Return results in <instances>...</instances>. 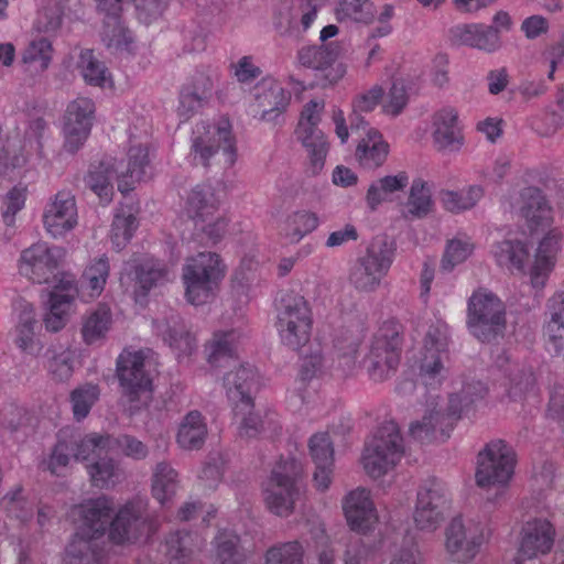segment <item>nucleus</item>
<instances>
[{"label": "nucleus", "instance_id": "obj_1", "mask_svg": "<svg viewBox=\"0 0 564 564\" xmlns=\"http://www.w3.org/2000/svg\"><path fill=\"white\" fill-rule=\"evenodd\" d=\"M394 252L395 245L387 236L373 238L365 253L359 256L350 267L349 283L358 292H376L391 268Z\"/></svg>", "mask_w": 564, "mask_h": 564}, {"label": "nucleus", "instance_id": "obj_2", "mask_svg": "<svg viewBox=\"0 0 564 564\" xmlns=\"http://www.w3.org/2000/svg\"><path fill=\"white\" fill-rule=\"evenodd\" d=\"M402 329L398 322L387 321L373 336L369 352L364 358L371 380L382 382L395 373L401 360Z\"/></svg>", "mask_w": 564, "mask_h": 564}, {"label": "nucleus", "instance_id": "obj_3", "mask_svg": "<svg viewBox=\"0 0 564 564\" xmlns=\"http://www.w3.org/2000/svg\"><path fill=\"white\" fill-rule=\"evenodd\" d=\"M467 326L481 343L502 338L507 327L506 306L492 292L480 289L468 300Z\"/></svg>", "mask_w": 564, "mask_h": 564}, {"label": "nucleus", "instance_id": "obj_4", "mask_svg": "<svg viewBox=\"0 0 564 564\" xmlns=\"http://www.w3.org/2000/svg\"><path fill=\"white\" fill-rule=\"evenodd\" d=\"M487 393L488 388L484 382L479 380L465 382L458 393L451 394L445 412L435 408L430 410L421 421L411 423L410 434L421 442L431 441L436 429L444 424L445 419L459 420L464 412L484 400Z\"/></svg>", "mask_w": 564, "mask_h": 564}, {"label": "nucleus", "instance_id": "obj_5", "mask_svg": "<svg viewBox=\"0 0 564 564\" xmlns=\"http://www.w3.org/2000/svg\"><path fill=\"white\" fill-rule=\"evenodd\" d=\"M117 377L130 415H134L151 400L152 378L145 369L143 351L123 350L117 359Z\"/></svg>", "mask_w": 564, "mask_h": 564}, {"label": "nucleus", "instance_id": "obj_6", "mask_svg": "<svg viewBox=\"0 0 564 564\" xmlns=\"http://www.w3.org/2000/svg\"><path fill=\"white\" fill-rule=\"evenodd\" d=\"M225 276V265L217 253L199 252L187 260L183 268L185 295L193 305H202L214 296L220 280Z\"/></svg>", "mask_w": 564, "mask_h": 564}, {"label": "nucleus", "instance_id": "obj_7", "mask_svg": "<svg viewBox=\"0 0 564 564\" xmlns=\"http://www.w3.org/2000/svg\"><path fill=\"white\" fill-rule=\"evenodd\" d=\"M404 453L403 440L395 422L383 423L366 443L362 460L369 476L379 478L392 469Z\"/></svg>", "mask_w": 564, "mask_h": 564}, {"label": "nucleus", "instance_id": "obj_8", "mask_svg": "<svg viewBox=\"0 0 564 564\" xmlns=\"http://www.w3.org/2000/svg\"><path fill=\"white\" fill-rule=\"evenodd\" d=\"M159 527V519L149 511L148 501L138 498L119 509L110 522L108 538L117 545L130 544L154 534Z\"/></svg>", "mask_w": 564, "mask_h": 564}, {"label": "nucleus", "instance_id": "obj_9", "mask_svg": "<svg viewBox=\"0 0 564 564\" xmlns=\"http://www.w3.org/2000/svg\"><path fill=\"white\" fill-rule=\"evenodd\" d=\"M313 318L307 301L299 294H286L278 310L276 328L283 345L300 350L311 338Z\"/></svg>", "mask_w": 564, "mask_h": 564}, {"label": "nucleus", "instance_id": "obj_10", "mask_svg": "<svg viewBox=\"0 0 564 564\" xmlns=\"http://www.w3.org/2000/svg\"><path fill=\"white\" fill-rule=\"evenodd\" d=\"M301 475V463L293 457L282 459L272 469L265 487V502L276 516L286 517L292 513L295 500L300 496Z\"/></svg>", "mask_w": 564, "mask_h": 564}, {"label": "nucleus", "instance_id": "obj_11", "mask_svg": "<svg viewBox=\"0 0 564 564\" xmlns=\"http://www.w3.org/2000/svg\"><path fill=\"white\" fill-rule=\"evenodd\" d=\"M516 453L503 440L485 445L477 456L476 482L479 487L503 486L513 475Z\"/></svg>", "mask_w": 564, "mask_h": 564}, {"label": "nucleus", "instance_id": "obj_12", "mask_svg": "<svg viewBox=\"0 0 564 564\" xmlns=\"http://www.w3.org/2000/svg\"><path fill=\"white\" fill-rule=\"evenodd\" d=\"M192 142L194 160L204 166L219 151L225 155V162L231 166L236 162V147L228 127L197 126Z\"/></svg>", "mask_w": 564, "mask_h": 564}, {"label": "nucleus", "instance_id": "obj_13", "mask_svg": "<svg viewBox=\"0 0 564 564\" xmlns=\"http://www.w3.org/2000/svg\"><path fill=\"white\" fill-rule=\"evenodd\" d=\"M448 346V326L436 321L429 326L424 337V355L421 359L420 377L426 386H435L443 379V356Z\"/></svg>", "mask_w": 564, "mask_h": 564}, {"label": "nucleus", "instance_id": "obj_14", "mask_svg": "<svg viewBox=\"0 0 564 564\" xmlns=\"http://www.w3.org/2000/svg\"><path fill=\"white\" fill-rule=\"evenodd\" d=\"M95 104L91 99L79 97L68 104L64 116V149L76 153L86 142L93 126Z\"/></svg>", "mask_w": 564, "mask_h": 564}, {"label": "nucleus", "instance_id": "obj_15", "mask_svg": "<svg viewBox=\"0 0 564 564\" xmlns=\"http://www.w3.org/2000/svg\"><path fill=\"white\" fill-rule=\"evenodd\" d=\"M446 502L444 484L435 477L426 479L417 492L413 516L416 527L421 530H435L443 520Z\"/></svg>", "mask_w": 564, "mask_h": 564}, {"label": "nucleus", "instance_id": "obj_16", "mask_svg": "<svg viewBox=\"0 0 564 564\" xmlns=\"http://www.w3.org/2000/svg\"><path fill=\"white\" fill-rule=\"evenodd\" d=\"M59 248H50L46 243H34L23 250L20 259V272L35 283H51L58 275Z\"/></svg>", "mask_w": 564, "mask_h": 564}, {"label": "nucleus", "instance_id": "obj_17", "mask_svg": "<svg viewBox=\"0 0 564 564\" xmlns=\"http://www.w3.org/2000/svg\"><path fill=\"white\" fill-rule=\"evenodd\" d=\"M227 400L232 411L241 412L254 408L253 393L258 388L257 371L252 366L240 365L223 378Z\"/></svg>", "mask_w": 564, "mask_h": 564}, {"label": "nucleus", "instance_id": "obj_18", "mask_svg": "<svg viewBox=\"0 0 564 564\" xmlns=\"http://www.w3.org/2000/svg\"><path fill=\"white\" fill-rule=\"evenodd\" d=\"M77 218L75 196L67 191L56 193L43 214L44 227L54 238L63 237L74 229Z\"/></svg>", "mask_w": 564, "mask_h": 564}, {"label": "nucleus", "instance_id": "obj_19", "mask_svg": "<svg viewBox=\"0 0 564 564\" xmlns=\"http://www.w3.org/2000/svg\"><path fill=\"white\" fill-rule=\"evenodd\" d=\"M254 99L260 112L259 119L279 123L290 105L291 94L274 79L267 78L256 85Z\"/></svg>", "mask_w": 564, "mask_h": 564}, {"label": "nucleus", "instance_id": "obj_20", "mask_svg": "<svg viewBox=\"0 0 564 564\" xmlns=\"http://www.w3.org/2000/svg\"><path fill=\"white\" fill-rule=\"evenodd\" d=\"M153 326L156 335L178 355H189L195 349V337L175 311L170 310L163 318L154 319Z\"/></svg>", "mask_w": 564, "mask_h": 564}, {"label": "nucleus", "instance_id": "obj_21", "mask_svg": "<svg viewBox=\"0 0 564 564\" xmlns=\"http://www.w3.org/2000/svg\"><path fill=\"white\" fill-rule=\"evenodd\" d=\"M522 538L518 551L519 560H531L551 551L555 531L544 519L528 521L522 528Z\"/></svg>", "mask_w": 564, "mask_h": 564}, {"label": "nucleus", "instance_id": "obj_22", "mask_svg": "<svg viewBox=\"0 0 564 564\" xmlns=\"http://www.w3.org/2000/svg\"><path fill=\"white\" fill-rule=\"evenodd\" d=\"M80 525L77 530L93 538H104L112 520V502L106 497L89 499L77 507Z\"/></svg>", "mask_w": 564, "mask_h": 564}, {"label": "nucleus", "instance_id": "obj_23", "mask_svg": "<svg viewBox=\"0 0 564 564\" xmlns=\"http://www.w3.org/2000/svg\"><path fill=\"white\" fill-rule=\"evenodd\" d=\"M344 511L350 529L356 532L367 533L378 520L370 492L364 488L356 489L346 497Z\"/></svg>", "mask_w": 564, "mask_h": 564}, {"label": "nucleus", "instance_id": "obj_24", "mask_svg": "<svg viewBox=\"0 0 564 564\" xmlns=\"http://www.w3.org/2000/svg\"><path fill=\"white\" fill-rule=\"evenodd\" d=\"M451 41L455 45H465L488 53L497 51L501 46L498 30L495 26L484 24H462L451 29Z\"/></svg>", "mask_w": 564, "mask_h": 564}, {"label": "nucleus", "instance_id": "obj_25", "mask_svg": "<svg viewBox=\"0 0 564 564\" xmlns=\"http://www.w3.org/2000/svg\"><path fill=\"white\" fill-rule=\"evenodd\" d=\"M76 291L72 279H61L58 285L48 293L47 312L44 315V325L50 332H58L66 324V314L74 300Z\"/></svg>", "mask_w": 564, "mask_h": 564}, {"label": "nucleus", "instance_id": "obj_26", "mask_svg": "<svg viewBox=\"0 0 564 564\" xmlns=\"http://www.w3.org/2000/svg\"><path fill=\"white\" fill-rule=\"evenodd\" d=\"M112 162L117 171L118 189L121 193L130 192L135 183L148 177L149 153L142 144L130 147L127 164L117 160H112Z\"/></svg>", "mask_w": 564, "mask_h": 564}, {"label": "nucleus", "instance_id": "obj_27", "mask_svg": "<svg viewBox=\"0 0 564 564\" xmlns=\"http://www.w3.org/2000/svg\"><path fill=\"white\" fill-rule=\"evenodd\" d=\"M310 454L316 466L313 475L318 490H326L330 485V475L334 465L333 443L327 433L314 434L308 442Z\"/></svg>", "mask_w": 564, "mask_h": 564}, {"label": "nucleus", "instance_id": "obj_28", "mask_svg": "<svg viewBox=\"0 0 564 564\" xmlns=\"http://www.w3.org/2000/svg\"><path fill=\"white\" fill-rule=\"evenodd\" d=\"M213 83L204 73H196L180 91L177 113L183 120H188L209 98Z\"/></svg>", "mask_w": 564, "mask_h": 564}, {"label": "nucleus", "instance_id": "obj_29", "mask_svg": "<svg viewBox=\"0 0 564 564\" xmlns=\"http://www.w3.org/2000/svg\"><path fill=\"white\" fill-rule=\"evenodd\" d=\"M480 544V535L473 534L467 538L462 518H454L452 520L446 531V547L453 561L458 563L470 561L476 555Z\"/></svg>", "mask_w": 564, "mask_h": 564}, {"label": "nucleus", "instance_id": "obj_30", "mask_svg": "<svg viewBox=\"0 0 564 564\" xmlns=\"http://www.w3.org/2000/svg\"><path fill=\"white\" fill-rule=\"evenodd\" d=\"M458 113L454 108H443L433 117V139L441 151L458 150L463 143V135L457 127Z\"/></svg>", "mask_w": 564, "mask_h": 564}, {"label": "nucleus", "instance_id": "obj_31", "mask_svg": "<svg viewBox=\"0 0 564 564\" xmlns=\"http://www.w3.org/2000/svg\"><path fill=\"white\" fill-rule=\"evenodd\" d=\"M102 538H93L77 530L66 546V560L68 564L99 563L105 556Z\"/></svg>", "mask_w": 564, "mask_h": 564}, {"label": "nucleus", "instance_id": "obj_32", "mask_svg": "<svg viewBox=\"0 0 564 564\" xmlns=\"http://www.w3.org/2000/svg\"><path fill=\"white\" fill-rule=\"evenodd\" d=\"M389 154V144L376 129H369L356 147L355 159L364 169L380 167Z\"/></svg>", "mask_w": 564, "mask_h": 564}, {"label": "nucleus", "instance_id": "obj_33", "mask_svg": "<svg viewBox=\"0 0 564 564\" xmlns=\"http://www.w3.org/2000/svg\"><path fill=\"white\" fill-rule=\"evenodd\" d=\"M560 235L549 232L539 243L534 263L530 271L531 283L534 288H543L549 273L554 265V258L558 250Z\"/></svg>", "mask_w": 564, "mask_h": 564}, {"label": "nucleus", "instance_id": "obj_34", "mask_svg": "<svg viewBox=\"0 0 564 564\" xmlns=\"http://www.w3.org/2000/svg\"><path fill=\"white\" fill-rule=\"evenodd\" d=\"M253 409L250 408L241 412L232 411L235 417L239 420L238 434L241 438H256L268 433L275 434L281 430L273 413L268 412L261 415Z\"/></svg>", "mask_w": 564, "mask_h": 564}, {"label": "nucleus", "instance_id": "obj_35", "mask_svg": "<svg viewBox=\"0 0 564 564\" xmlns=\"http://www.w3.org/2000/svg\"><path fill=\"white\" fill-rule=\"evenodd\" d=\"M520 197L522 200L520 215L527 221L530 230L545 226L550 218V207L541 189L534 186L525 187L521 191Z\"/></svg>", "mask_w": 564, "mask_h": 564}, {"label": "nucleus", "instance_id": "obj_36", "mask_svg": "<svg viewBox=\"0 0 564 564\" xmlns=\"http://www.w3.org/2000/svg\"><path fill=\"white\" fill-rule=\"evenodd\" d=\"M217 209V199L208 185H197L187 196L185 212L194 221L195 227L206 223Z\"/></svg>", "mask_w": 564, "mask_h": 564}, {"label": "nucleus", "instance_id": "obj_37", "mask_svg": "<svg viewBox=\"0 0 564 564\" xmlns=\"http://www.w3.org/2000/svg\"><path fill=\"white\" fill-rule=\"evenodd\" d=\"M135 300H144L149 292L167 281L166 267L156 260H145L134 265Z\"/></svg>", "mask_w": 564, "mask_h": 564}, {"label": "nucleus", "instance_id": "obj_38", "mask_svg": "<svg viewBox=\"0 0 564 564\" xmlns=\"http://www.w3.org/2000/svg\"><path fill=\"white\" fill-rule=\"evenodd\" d=\"M117 178V171L112 160H102L97 165H91L84 181L102 204H109L112 199L113 186L111 180Z\"/></svg>", "mask_w": 564, "mask_h": 564}, {"label": "nucleus", "instance_id": "obj_39", "mask_svg": "<svg viewBox=\"0 0 564 564\" xmlns=\"http://www.w3.org/2000/svg\"><path fill=\"white\" fill-rule=\"evenodd\" d=\"M207 436V426L204 417L198 411L188 412L182 420L178 432L177 443L183 449H200Z\"/></svg>", "mask_w": 564, "mask_h": 564}, {"label": "nucleus", "instance_id": "obj_40", "mask_svg": "<svg viewBox=\"0 0 564 564\" xmlns=\"http://www.w3.org/2000/svg\"><path fill=\"white\" fill-rule=\"evenodd\" d=\"M409 176L405 172L397 175H387L372 182L366 194V203L371 212L377 210L383 202L390 200V196L406 187Z\"/></svg>", "mask_w": 564, "mask_h": 564}, {"label": "nucleus", "instance_id": "obj_41", "mask_svg": "<svg viewBox=\"0 0 564 564\" xmlns=\"http://www.w3.org/2000/svg\"><path fill=\"white\" fill-rule=\"evenodd\" d=\"M295 133L308 152L313 172L317 173L323 169L328 152V143L325 139V134L318 126L296 128Z\"/></svg>", "mask_w": 564, "mask_h": 564}, {"label": "nucleus", "instance_id": "obj_42", "mask_svg": "<svg viewBox=\"0 0 564 564\" xmlns=\"http://www.w3.org/2000/svg\"><path fill=\"white\" fill-rule=\"evenodd\" d=\"M177 490V473L166 462H160L155 465L152 476V496L166 508Z\"/></svg>", "mask_w": 564, "mask_h": 564}, {"label": "nucleus", "instance_id": "obj_43", "mask_svg": "<svg viewBox=\"0 0 564 564\" xmlns=\"http://www.w3.org/2000/svg\"><path fill=\"white\" fill-rule=\"evenodd\" d=\"M215 563L214 564H231L245 563L247 554L240 545V538L232 531H220L215 540Z\"/></svg>", "mask_w": 564, "mask_h": 564}, {"label": "nucleus", "instance_id": "obj_44", "mask_svg": "<svg viewBox=\"0 0 564 564\" xmlns=\"http://www.w3.org/2000/svg\"><path fill=\"white\" fill-rule=\"evenodd\" d=\"M318 225L319 218L316 213L306 209L295 210L285 219L284 236L289 242L297 243Z\"/></svg>", "mask_w": 564, "mask_h": 564}, {"label": "nucleus", "instance_id": "obj_45", "mask_svg": "<svg viewBox=\"0 0 564 564\" xmlns=\"http://www.w3.org/2000/svg\"><path fill=\"white\" fill-rule=\"evenodd\" d=\"M111 312L106 305H99L84 319L82 327L83 340L87 345L102 340L111 325Z\"/></svg>", "mask_w": 564, "mask_h": 564}, {"label": "nucleus", "instance_id": "obj_46", "mask_svg": "<svg viewBox=\"0 0 564 564\" xmlns=\"http://www.w3.org/2000/svg\"><path fill=\"white\" fill-rule=\"evenodd\" d=\"M494 257L500 267L510 270H523L524 260L529 256V251L520 240H502L497 242L492 250Z\"/></svg>", "mask_w": 564, "mask_h": 564}, {"label": "nucleus", "instance_id": "obj_47", "mask_svg": "<svg viewBox=\"0 0 564 564\" xmlns=\"http://www.w3.org/2000/svg\"><path fill=\"white\" fill-rule=\"evenodd\" d=\"M235 339L234 330L215 333L213 338L206 344L205 352L207 361L213 367H221L235 354Z\"/></svg>", "mask_w": 564, "mask_h": 564}, {"label": "nucleus", "instance_id": "obj_48", "mask_svg": "<svg viewBox=\"0 0 564 564\" xmlns=\"http://www.w3.org/2000/svg\"><path fill=\"white\" fill-rule=\"evenodd\" d=\"M339 55V47L330 44L319 46H306L299 51V62L301 65L324 72L333 65Z\"/></svg>", "mask_w": 564, "mask_h": 564}, {"label": "nucleus", "instance_id": "obj_49", "mask_svg": "<svg viewBox=\"0 0 564 564\" xmlns=\"http://www.w3.org/2000/svg\"><path fill=\"white\" fill-rule=\"evenodd\" d=\"M433 207L431 189L425 181L415 178L411 185L406 202L405 218H424Z\"/></svg>", "mask_w": 564, "mask_h": 564}, {"label": "nucleus", "instance_id": "obj_50", "mask_svg": "<svg viewBox=\"0 0 564 564\" xmlns=\"http://www.w3.org/2000/svg\"><path fill=\"white\" fill-rule=\"evenodd\" d=\"M45 356L47 358V369L57 381L68 380L74 372V352L63 346L50 347Z\"/></svg>", "mask_w": 564, "mask_h": 564}, {"label": "nucleus", "instance_id": "obj_51", "mask_svg": "<svg viewBox=\"0 0 564 564\" xmlns=\"http://www.w3.org/2000/svg\"><path fill=\"white\" fill-rule=\"evenodd\" d=\"M101 41L108 50L122 52L129 50L132 36L123 24L122 18L102 20Z\"/></svg>", "mask_w": 564, "mask_h": 564}, {"label": "nucleus", "instance_id": "obj_52", "mask_svg": "<svg viewBox=\"0 0 564 564\" xmlns=\"http://www.w3.org/2000/svg\"><path fill=\"white\" fill-rule=\"evenodd\" d=\"M482 195L484 189L478 185H473L460 192L442 191L441 200L446 210L459 213L473 208Z\"/></svg>", "mask_w": 564, "mask_h": 564}, {"label": "nucleus", "instance_id": "obj_53", "mask_svg": "<svg viewBox=\"0 0 564 564\" xmlns=\"http://www.w3.org/2000/svg\"><path fill=\"white\" fill-rule=\"evenodd\" d=\"M509 397L513 400L533 392L536 384L535 375L532 367L516 365L509 369L508 373Z\"/></svg>", "mask_w": 564, "mask_h": 564}, {"label": "nucleus", "instance_id": "obj_54", "mask_svg": "<svg viewBox=\"0 0 564 564\" xmlns=\"http://www.w3.org/2000/svg\"><path fill=\"white\" fill-rule=\"evenodd\" d=\"M35 324L36 319L34 317V310L32 305H24L19 317L15 343L21 350L28 354H35L39 348L34 338Z\"/></svg>", "mask_w": 564, "mask_h": 564}, {"label": "nucleus", "instance_id": "obj_55", "mask_svg": "<svg viewBox=\"0 0 564 564\" xmlns=\"http://www.w3.org/2000/svg\"><path fill=\"white\" fill-rule=\"evenodd\" d=\"M53 47L47 37L33 40L24 50L22 55L23 64L34 67L35 72L47 69L52 59Z\"/></svg>", "mask_w": 564, "mask_h": 564}, {"label": "nucleus", "instance_id": "obj_56", "mask_svg": "<svg viewBox=\"0 0 564 564\" xmlns=\"http://www.w3.org/2000/svg\"><path fill=\"white\" fill-rule=\"evenodd\" d=\"M78 67L85 82L89 85L104 87L110 78L106 66L97 59L91 50H85L80 53Z\"/></svg>", "mask_w": 564, "mask_h": 564}, {"label": "nucleus", "instance_id": "obj_57", "mask_svg": "<svg viewBox=\"0 0 564 564\" xmlns=\"http://www.w3.org/2000/svg\"><path fill=\"white\" fill-rule=\"evenodd\" d=\"M99 387L94 383H85L70 392V403L76 421L84 420L90 412L91 406L99 398Z\"/></svg>", "mask_w": 564, "mask_h": 564}, {"label": "nucleus", "instance_id": "obj_58", "mask_svg": "<svg viewBox=\"0 0 564 564\" xmlns=\"http://www.w3.org/2000/svg\"><path fill=\"white\" fill-rule=\"evenodd\" d=\"M64 6L59 0H50L39 12L34 28L40 33L55 34L62 26Z\"/></svg>", "mask_w": 564, "mask_h": 564}, {"label": "nucleus", "instance_id": "obj_59", "mask_svg": "<svg viewBox=\"0 0 564 564\" xmlns=\"http://www.w3.org/2000/svg\"><path fill=\"white\" fill-rule=\"evenodd\" d=\"M90 480L95 487L109 488L120 479V471L111 458H100L88 467Z\"/></svg>", "mask_w": 564, "mask_h": 564}, {"label": "nucleus", "instance_id": "obj_60", "mask_svg": "<svg viewBox=\"0 0 564 564\" xmlns=\"http://www.w3.org/2000/svg\"><path fill=\"white\" fill-rule=\"evenodd\" d=\"M195 536L189 532L176 531L166 538L167 555L180 564H186L195 547Z\"/></svg>", "mask_w": 564, "mask_h": 564}, {"label": "nucleus", "instance_id": "obj_61", "mask_svg": "<svg viewBox=\"0 0 564 564\" xmlns=\"http://www.w3.org/2000/svg\"><path fill=\"white\" fill-rule=\"evenodd\" d=\"M108 434H89L78 441L69 442L72 457L75 460H86L91 455L98 454L104 449L109 451Z\"/></svg>", "mask_w": 564, "mask_h": 564}, {"label": "nucleus", "instance_id": "obj_62", "mask_svg": "<svg viewBox=\"0 0 564 564\" xmlns=\"http://www.w3.org/2000/svg\"><path fill=\"white\" fill-rule=\"evenodd\" d=\"M303 553L300 542H286L268 550L265 564H303Z\"/></svg>", "mask_w": 564, "mask_h": 564}, {"label": "nucleus", "instance_id": "obj_63", "mask_svg": "<svg viewBox=\"0 0 564 564\" xmlns=\"http://www.w3.org/2000/svg\"><path fill=\"white\" fill-rule=\"evenodd\" d=\"M371 7V3L340 0L334 12L338 21L350 19L356 22L370 23L373 20Z\"/></svg>", "mask_w": 564, "mask_h": 564}, {"label": "nucleus", "instance_id": "obj_64", "mask_svg": "<svg viewBox=\"0 0 564 564\" xmlns=\"http://www.w3.org/2000/svg\"><path fill=\"white\" fill-rule=\"evenodd\" d=\"M473 249L474 246L468 240H449L441 261V269L451 272L455 265L464 262L471 254Z\"/></svg>", "mask_w": 564, "mask_h": 564}]
</instances>
